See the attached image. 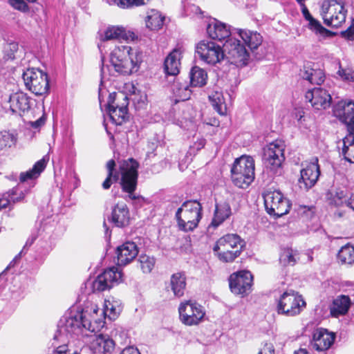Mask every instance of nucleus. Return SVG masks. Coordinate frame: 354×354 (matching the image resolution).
<instances>
[{
    "label": "nucleus",
    "mask_w": 354,
    "mask_h": 354,
    "mask_svg": "<svg viewBox=\"0 0 354 354\" xmlns=\"http://www.w3.org/2000/svg\"><path fill=\"white\" fill-rule=\"evenodd\" d=\"M202 205L194 201H185L175 214L179 230L188 232L196 229L202 218Z\"/></svg>",
    "instance_id": "nucleus-3"
},
{
    "label": "nucleus",
    "mask_w": 354,
    "mask_h": 354,
    "mask_svg": "<svg viewBox=\"0 0 354 354\" xmlns=\"http://www.w3.org/2000/svg\"><path fill=\"white\" fill-rule=\"evenodd\" d=\"M44 119L43 118H40L36 121L30 122V125L32 128L37 129L41 127L44 124Z\"/></svg>",
    "instance_id": "nucleus-60"
},
{
    "label": "nucleus",
    "mask_w": 354,
    "mask_h": 354,
    "mask_svg": "<svg viewBox=\"0 0 354 354\" xmlns=\"http://www.w3.org/2000/svg\"><path fill=\"white\" fill-rule=\"evenodd\" d=\"M67 347L68 346L66 344L59 346L53 351V354H66V353L68 351Z\"/></svg>",
    "instance_id": "nucleus-59"
},
{
    "label": "nucleus",
    "mask_w": 354,
    "mask_h": 354,
    "mask_svg": "<svg viewBox=\"0 0 354 354\" xmlns=\"http://www.w3.org/2000/svg\"><path fill=\"white\" fill-rule=\"evenodd\" d=\"M306 100L316 110L326 109L332 102L330 93L321 87L309 89L305 94Z\"/></svg>",
    "instance_id": "nucleus-18"
},
{
    "label": "nucleus",
    "mask_w": 354,
    "mask_h": 354,
    "mask_svg": "<svg viewBox=\"0 0 354 354\" xmlns=\"http://www.w3.org/2000/svg\"><path fill=\"white\" fill-rule=\"evenodd\" d=\"M46 166L45 158H42L33 165L32 168L26 172H21L19 176V183L12 189L6 193V196L11 198L13 204L23 201L26 194L28 192L29 189L26 186V183L31 181L30 183L34 186L32 181L35 180L40 174L44 170Z\"/></svg>",
    "instance_id": "nucleus-6"
},
{
    "label": "nucleus",
    "mask_w": 354,
    "mask_h": 354,
    "mask_svg": "<svg viewBox=\"0 0 354 354\" xmlns=\"http://www.w3.org/2000/svg\"><path fill=\"white\" fill-rule=\"evenodd\" d=\"M10 109L13 113L28 111L31 107V99L23 92H17L10 96Z\"/></svg>",
    "instance_id": "nucleus-28"
},
{
    "label": "nucleus",
    "mask_w": 354,
    "mask_h": 354,
    "mask_svg": "<svg viewBox=\"0 0 354 354\" xmlns=\"http://www.w3.org/2000/svg\"><path fill=\"white\" fill-rule=\"evenodd\" d=\"M184 52V47L178 44L167 55L164 63V69L167 75L175 76L179 73L180 61Z\"/></svg>",
    "instance_id": "nucleus-22"
},
{
    "label": "nucleus",
    "mask_w": 354,
    "mask_h": 354,
    "mask_svg": "<svg viewBox=\"0 0 354 354\" xmlns=\"http://www.w3.org/2000/svg\"><path fill=\"white\" fill-rule=\"evenodd\" d=\"M236 30L244 44L247 45L251 51L257 49L263 41L262 36L257 31L245 29H236Z\"/></svg>",
    "instance_id": "nucleus-30"
},
{
    "label": "nucleus",
    "mask_w": 354,
    "mask_h": 354,
    "mask_svg": "<svg viewBox=\"0 0 354 354\" xmlns=\"http://www.w3.org/2000/svg\"><path fill=\"white\" fill-rule=\"evenodd\" d=\"M12 205L14 204L12 202H11V198L10 197L6 196V193L0 196V210L8 207H11Z\"/></svg>",
    "instance_id": "nucleus-55"
},
{
    "label": "nucleus",
    "mask_w": 354,
    "mask_h": 354,
    "mask_svg": "<svg viewBox=\"0 0 354 354\" xmlns=\"http://www.w3.org/2000/svg\"><path fill=\"white\" fill-rule=\"evenodd\" d=\"M346 207L351 208L354 210V198H349L348 197V201L346 203Z\"/></svg>",
    "instance_id": "nucleus-62"
},
{
    "label": "nucleus",
    "mask_w": 354,
    "mask_h": 354,
    "mask_svg": "<svg viewBox=\"0 0 354 354\" xmlns=\"http://www.w3.org/2000/svg\"><path fill=\"white\" fill-rule=\"evenodd\" d=\"M172 90L179 100H187L191 96L192 91L186 84H182L178 82H174L172 86Z\"/></svg>",
    "instance_id": "nucleus-43"
},
{
    "label": "nucleus",
    "mask_w": 354,
    "mask_h": 354,
    "mask_svg": "<svg viewBox=\"0 0 354 354\" xmlns=\"http://www.w3.org/2000/svg\"><path fill=\"white\" fill-rule=\"evenodd\" d=\"M263 197L266 211L270 216L279 218L289 212L290 201L281 192L268 190Z\"/></svg>",
    "instance_id": "nucleus-9"
},
{
    "label": "nucleus",
    "mask_w": 354,
    "mask_h": 354,
    "mask_svg": "<svg viewBox=\"0 0 354 354\" xmlns=\"http://www.w3.org/2000/svg\"><path fill=\"white\" fill-rule=\"evenodd\" d=\"M342 154L346 161L354 163V133H348L343 139Z\"/></svg>",
    "instance_id": "nucleus-37"
},
{
    "label": "nucleus",
    "mask_w": 354,
    "mask_h": 354,
    "mask_svg": "<svg viewBox=\"0 0 354 354\" xmlns=\"http://www.w3.org/2000/svg\"><path fill=\"white\" fill-rule=\"evenodd\" d=\"M335 336L324 328L316 330L313 335L310 346L317 351L328 350L333 344Z\"/></svg>",
    "instance_id": "nucleus-23"
},
{
    "label": "nucleus",
    "mask_w": 354,
    "mask_h": 354,
    "mask_svg": "<svg viewBox=\"0 0 354 354\" xmlns=\"http://www.w3.org/2000/svg\"><path fill=\"white\" fill-rule=\"evenodd\" d=\"M120 354H140L138 349L133 346H127L122 349Z\"/></svg>",
    "instance_id": "nucleus-57"
},
{
    "label": "nucleus",
    "mask_w": 354,
    "mask_h": 354,
    "mask_svg": "<svg viewBox=\"0 0 354 354\" xmlns=\"http://www.w3.org/2000/svg\"><path fill=\"white\" fill-rule=\"evenodd\" d=\"M131 93L133 95V101L138 103L144 104L147 100V95L141 92L140 89H138L135 85L131 86V88L129 90Z\"/></svg>",
    "instance_id": "nucleus-50"
},
{
    "label": "nucleus",
    "mask_w": 354,
    "mask_h": 354,
    "mask_svg": "<svg viewBox=\"0 0 354 354\" xmlns=\"http://www.w3.org/2000/svg\"><path fill=\"white\" fill-rule=\"evenodd\" d=\"M82 328L93 331L94 328L87 315L83 312L70 313L64 315L58 323V332L67 335H78Z\"/></svg>",
    "instance_id": "nucleus-8"
},
{
    "label": "nucleus",
    "mask_w": 354,
    "mask_h": 354,
    "mask_svg": "<svg viewBox=\"0 0 354 354\" xmlns=\"http://www.w3.org/2000/svg\"><path fill=\"white\" fill-rule=\"evenodd\" d=\"M322 10L324 23L328 26L338 28L346 21L347 10L337 0L324 2Z\"/></svg>",
    "instance_id": "nucleus-12"
},
{
    "label": "nucleus",
    "mask_w": 354,
    "mask_h": 354,
    "mask_svg": "<svg viewBox=\"0 0 354 354\" xmlns=\"http://www.w3.org/2000/svg\"><path fill=\"white\" fill-rule=\"evenodd\" d=\"M136 33L131 30H127L122 26H109L100 35V41H106L110 40H125V41H134L137 39Z\"/></svg>",
    "instance_id": "nucleus-20"
},
{
    "label": "nucleus",
    "mask_w": 354,
    "mask_h": 354,
    "mask_svg": "<svg viewBox=\"0 0 354 354\" xmlns=\"http://www.w3.org/2000/svg\"><path fill=\"white\" fill-rule=\"evenodd\" d=\"M333 114L346 125L348 133H354V101L338 102L333 107Z\"/></svg>",
    "instance_id": "nucleus-16"
},
{
    "label": "nucleus",
    "mask_w": 354,
    "mask_h": 354,
    "mask_svg": "<svg viewBox=\"0 0 354 354\" xmlns=\"http://www.w3.org/2000/svg\"><path fill=\"white\" fill-rule=\"evenodd\" d=\"M232 214V209L227 202H223L216 204L214 218L211 225L214 227H218Z\"/></svg>",
    "instance_id": "nucleus-32"
},
{
    "label": "nucleus",
    "mask_w": 354,
    "mask_h": 354,
    "mask_svg": "<svg viewBox=\"0 0 354 354\" xmlns=\"http://www.w3.org/2000/svg\"><path fill=\"white\" fill-rule=\"evenodd\" d=\"M150 0H106L109 5H116L121 8H129L147 4Z\"/></svg>",
    "instance_id": "nucleus-42"
},
{
    "label": "nucleus",
    "mask_w": 354,
    "mask_h": 354,
    "mask_svg": "<svg viewBox=\"0 0 354 354\" xmlns=\"http://www.w3.org/2000/svg\"><path fill=\"white\" fill-rule=\"evenodd\" d=\"M315 207L313 205H300L298 207L297 211L299 215H301L306 218H311L315 214Z\"/></svg>",
    "instance_id": "nucleus-51"
},
{
    "label": "nucleus",
    "mask_w": 354,
    "mask_h": 354,
    "mask_svg": "<svg viewBox=\"0 0 354 354\" xmlns=\"http://www.w3.org/2000/svg\"><path fill=\"white\" fill-rule=\"evenodd\" d=\"M209 100L214 110L221 115L227 113V105L221 92L215 91L209 96Z\"/></svg>",
    "instance_id": "nucleus-38"
},
{
    "label": "nucleus",
    "mask_w": 354,
    "mask_h": 354,
    "mask_svg": "<svg viewBox=\"0 0 354 354\" xmlns=\"http://www.w3.org/2000/svg\"><path fill=\"white\" fill-rule=\"evenodd\" d=\"M284 160V145L281 141L276 140L263 148V161L271 171L279 169Z\"/></svg>",
    "instance_id": "nucleus-13"
},
{
    "label": "nucleus",
    "mask_w": 354,
    "mask_h": 354,
    "mask_svg": "<svg viewBox=\"0 0 354 354\" xmlns=\"http://www.w3.org/2000/svg\"><path fill=\"white\" fill-rule=\"evenodd\" d=\"M276 311L279 315L295 317L301 313L306 307L302 296L292 290L283 292L275 299Z\"/></svg>",
    "instance_id": "nucleus-7"
},
{
    "label": "nucleus",
    "mask_w": 354,
    "mask_h": 354,
    "mask_svg": "<svg viewBox=\"0 0 354 354\" xmlns=\"http://www.w3.org/2000/svg\"><path fill=\"white\" fill-rule=\"evenodd\" d=\"M196 52L201 60L212 65L220 62L225 57L224 48L213 41H201L197 44Z\"/></svg>",
    "instance_id": "nucleus-15"
},
{
    "label": "nucleus",
    "mask_w": 354,
    "mask_h": 354,
    "mask_svg": "<svg viewBox=\"0 0 354 354\" xmlns=\"http://www.w3.org/2000/svg\"><path fill=\"white\" fill-rule=\"evenodd\" d=\"M8 3L15 10L23 12L29 11V7L24 0H8Z\"/></svg>",
    "instance_id": "nucleus-52"
},
{
    "label": "nucleus",
    "mask_w": 354,
    "mask_h": 354,
    "mask_svg": "<svg viewBox=\"0 0 354 354\" xmlns=\"http://www.w3.org/2000/svg\"><path fill=\"white\" fill-rule=\"evenodd\" d=\"M308 21V28L316 35H319L323 38H330L335 35V32L325 28L321 23L314 17H312Z\"/></svg>",
    "instance_id": "nucleus-39"
},
{
    "label": "nucleus",
    "mask_w": 354,
    "mask_h": 354,
    "mask_svg": "<svg viewBox=\"0 0 354 354\" xmlns=\"http://www.w3.org/2000/svg\"><path fill=\"white\" fill-rule=\"evenodd\" d=\"M320 175L319 166L317 158L313 159V161L306 165L301 170V178L299 183H304V188L308 189L313 187L317 183Z\"/></svg>",
    "instance_id": "nucleus-21"
},
{
    "label": "nucleus",
    "mask_w": 354,
    "mask_h": 354,
    "mask_svg": "<svg viewBox=\"0 0 354 354\" xmlns=\"http://www.w3.org/2000/svg\"><path fill=\"white\" fill-rule=\"evenodd\" d=\"M165 19V17L160 11L151 9L147 12L146 26L151 30H158L162 28Z\"/></svg>",
    "instance_id": "nucleus-34"
},
{
    "label": "nucleus",
    "mask_w": 354,
    "mask_h": 354,
    "mask_svg": "<svg viewBox=\"0 0 354 354\" xmlns=\"http://www.w3.org/2000/svg\"><path fill=\"white\" fill-rule=\"evenodd\" d=\"M118 266H126L138 254V248L134 242L127 241L118 246L116 250Z\"/></svg>",
    "instance_id": "nucleus-25"
},
{
    "label": "nucleus",
    "mask_w": 354,
    "mask_h": 354,
    "mask_svg": "<svg viewBox=\"0 0 354 354\" xmlns=\"http://www.w3.org/2000/svg\"><path fill=\"white\" fill-rule=\"evenodd\" d=\"M343 35L349 40L354 39V22L346 31L343 32Z\"/></svg>",
    "instance_id": "nucleus-56"
},
{
    "label": "nucleus",
    "mask_w": 354,
    "mask_h": 354,
    "mask_svg": "<svg viewBox=\"0 0 354 354\" xmlns=\"http://www.w3.org/2000/svg\"><path fill=\"white\" fill-rule=\"evenodd\" d=\"M301 77L312 84L320 85L324 82L325 75L322 70L313 69L309 66H304L300 72Z\"/></svg>",
    "instance_id": "nucleus-33"
},
{
    "label": "nucleus",
    "mask_w": 354,
    "mask_h": 354,
    "mask_svg": "<svg viewBox=\"0 0 354 354\" xmlns=\"http://www.w3.org/2000/svg\"><path fill=\"white\" fill-rule=\"evenodd\" d=\"M301 7V12L303 14V16L304 17V19L306 20V21H308L309 19H310L312 17H313L311 14L310 13L308 9L307 8V7L306 6V5H302Z\"/></svg>",
    "instance_id": "nucleus-58"
},
{
    "label": "nucleus",
    "mask_w": 354,
    "mask_h": 354,
    "mask_svg": "<svg viewBox=\"0 0 354 354\" xmlns=\"http://www.w3.org/2000/svg\"><path fill=\"white\" fill-rule=\"evenodd\" d=\"M245 241L235 234H227L221 237L215 243L213 251L223 263L234 261L241 254Z\"/></svg>",
    "instance_id": "nucleus-4"
},
{
    "label": "nucleus",
    "mask_w": 354,
    "mask_h": 354,
    "mask_svg": "<svg viewBox=\"0 0 354 354\" xmlns=\"http://www.w3.org/2000/svg\"><path fill=\"white\" fill-rule=\"evenodd\" d=\"M122 93H116L115 92L110 93L108 99L107 108L113 107L114 106H116V104H118V103L115 102V101L120 100H122V98L120 97V94Z\"/></svg>",
    "instance_id": "nucleus-54"
},
{
    "label": "nucleus",
    "mask_w": 354,
    "mask_h": 354,
    "mask_svg": "<svg viewBox=\"0 0 354 354\" xmlns=\"http://www.w3.org/2000/svg\"><path fill=\"white\" fill-rule=\"evenodd\" d=\"M170 286L174 295L180 297L184 295L186 287V277L183 273L178 272L171 275Z\"/></svg>",
    "instance_id": "nucleus-35"
},
{
    "label": "nucleus",
    "mask_w": 354,
    "mask_h": 354,
    "mask_svg": "<svg viewBox=\"0 0 354 354\" xmlns=\"http://www.w3.org/2000/svg\"><path fill=\"white\" fill-rule=\"evenodd\" d=\"M108 221L118 227L127 226L130 221V214L127 205L124 203L115 204L112 208L111 216L108 217Z\"/></svg>",
    "instance_id": "nucleus-24"
},
{
    "label": "nucleus",
    "mask_w": 354,
    "mask_h": 354,
    "mask_svg": "<svg viewBox=\"0 0 354 354\" xmlns=\"http://www.w3.org/2000/svg\"><path fill=\"white\" fill-rule=\"evenodd\" d=\"M350 306L351 299L348 296L344 295H338L333 300L330 308V315L335 317L344 315L348 311Z\"/></svg>",
    "instance_id": "nucleus-31"
},
{
    "label": "nucleus",
    "mask_w": 354,
    "mask_h": 354,
    "mask_svg": "<svg viewBox=\"0 0 354 354\" xmlns=\"http://www.w3.org/2000/svg\"><path fill=\"white\" fill-rule=\"evenodd\" d=\"M26 88L36 95H44L49 91V80L47 73L39 69H28L23 73Z\"/></svg>",
    "instance_id": "nucleus-11"
},
{
    "label": "nucleus",
    "mask_w": 354,
    "mask_h": 354,
    "mask_svg": "<svg viewBox=\"0 0 354 354\" xmlns=\"http://www.w3.org/2000/svg\"><path fill=\"white\" fill-rule=\"evenodd\" d=\"M17 138L9 131L0 132V149L10 148L15 145Z\"/></svg>",
    "instance_id": "nucleus-45"
},
{
    "label": "nucleus",
    "mask_w": 354,
    "mask_h": 354,
    "mask_svg": "<svg viewBox=\"0 0 354 354\" xmlns=\"http://www.w3.org/2000/svg\"><path fill=\"white\" fill-rule=\"evenodd\" d=\"M348 195L346 192L337 189L334 194H332L329 203L335 207L346 206Z\"/></svg>",
    "instance_id": "nucleus-44"
},
{
    "label": "nucleus",
    "mask_w": 354,
    "mask_h": 354,
    "mask_svg": "<svg viewBox=\"0 0 354 354\" xmlns=\"http://www.w3.org/2000/svg\"><path fill=\"white\" fill-rule=\"evenodd\" d=\"M259 354H275L274 345L270 342H265L259 350Z\"/></svg>",
    "instance_id": "nucleus-53"
},
{
    "label": "nucleus",
    "mask_w": 354,
    "mask_h": 354,
    "mask_svg": "<svg viewBox=\"0 0 354 354\" xmlns=\"http://www.w3.org/2000/svg\"><path fill=\"white\" fill-rule=\"evenodd\" d=\"M178 312L181 322L187 326L198 324L205 315L203 306L192 301L181 303Z\"/></svg>",
    "instance_id": "nucleus-14"
},
{
    "label": "nucleus",
    "mask_w": 354,
    "mask_h": 354,
    "mask_svg": "<svg viewBox=\"0 0 354 354\" xmlns=\"http://www.w3.org/2000/svg\"><path fill=\"white\" fill-rule=\"evenodd\" d=\"M35 238V237H31L30 239H28L25 244V245L24 246V248H23V250H24V249L26 248H28V247H30L34 242Z\"/></svg>",
    "instance_id": "nucleus-63"
},
{
    "label": "nucleus",
    "mask_w": 354,
    "mask_h": 354,
    "mask_svg": "<svg viewBox=\"0 0 354 354\" xmlns=\"http://www.w3.org/2000/svg\"><path fill=\"white\" fill-rule=\"evenodd\" d=\"M279 261L281 263L286 266L288 265H294L296 260L294 257L292 250L287 249L284 250L280 255Z\"/></svg>",
    "instance_id": "nucleus-48"
},
{
    "label": "nucleus",
    "mask_w": 354,
    "mask_h": 354,
    "mask_svg": "<svg viewBox=\"0 0 354 354\" xmlns=\"http://www.w3.org/2000/svg\"><path fill=\"white\" fill-rule=\"evenodd\" d=\"M207 32L210 38L222 41L231 35L230 26L214 19L207 27Z\"/></svg>",
    "instance_id": "nucleus-29"
},
{
    "label": "nucleus",
    "mask_w": 354,
    "mask_h": 354,
    "mask_svg": "<svg viewBox=\"0 0 354 354\" xmlns=\"http://www.w3.org/2000/svg\"><path fill=\"white\" fill-rule=\"evenodd\" d=\"M337 258L342 263H354V246L346 244L339 250Z\"/></svg>",
    "instance_id": "nucleus-40"
},
{
    "label": "nucleus",
    "mask_w": 354,
    "mask_h": 354,
    "mask_svg": "<svg viewBox=\"0 0 354 354\" xmlns=\"http://www.w3.org/2000/svg\"><path fill=\"white\" fill-rule=\"evenodd\" d=\"M115 342L107 335H99L91 343L90 349L94 354H111L115 348Z\"/></svg>",
    "instance_id": "nucleus-27"
},
{
    "label": "nucleus",
    "mask_w": 354,
    "mask_h": 354,
    "mask_svg": "<svg viewBox=\"0 0 354 354\" xmlns=\"http://www.w3.org/2000/svg\"><path fill=\"white\" fill-rule=\"evenodd\" d=\"M254 160L250 156L243 155L236 158L231 168V178L238 187L245 189L254 180Z\"/></svg>",
    "instance_id": "nucleus-5"
},
{
    "label": "nucleus",
    "mask_w": 354,
    "mask_h": 354,
    "mask_svg": "<svg viewBox=\"0 0 354 354\" xmlns=\"http://www.w3.org/2000/svg\"><path fill=\"white\" fill-rule=\"evenodd\" d=\"M189 78L192 86L203 87L207 84V73L203 68L195 66L190 70Z\"/></svg>",
    "instance_id": "nucleus-36"
},
{
    "label": "nucleus",
    "mask_w": 354,
    "mask_h": 354,
    "mask_svg": "<svg viewBox=\"0 0 354 354\" xmlns=\"http://www.w3.org/2000/svg\"><path fill=\"white\" fill-rule=\"evenodd\" d=\"M294 354H308V351L306 349L300 348L295 351Z\"/></svg>",
    "instance_id": "nucleus-64"
},
{
    "label": "nucleus",
    "mask_w": 354,
    "mask_h": 354,
    "mask_svg": "<svg viewBox=\"0 0 354 354\" xmlns=\"http://www.w3.org/2000/svg\"><path fill=\"white\" fill-rule=\"evenodd\" d=\"M337 74L343 80L354 82V70L351 68H342L339 62Z\"/></svg>",
    "instance_id": "nucleus-49"
},
{
    "label": "nucleus",
    "mask_w": 354,
    "mask_h": 354,
    "mask_svg": "<svg viewBox=\"0 0 354 354\" xmlns=\"http://www.w3.org/2000/svg\"><path fill=\"white\" fill-rule=\"evenodd\" d=\"M120 97L122 100L121 104L106 109L111 121L116 125H121L125 121L128 111V97L124 93L120 94Z\"/></svg>",
    "instance_id": "nucleus-26"
},
{
    "label": "nucleus",
    "mask_w": 354,
    "mask_h": 354,
    "mask_svg": "<svg viewBox=\"0 0 354 354\" xmlns=\"http://www.w3.org/2000/svg\"><path fill=\"white\" fill-rule=\"evenodd\" d=\"M253 276L247 270H242L232 274L229 278L231 291L236 295H247L250 292Z\"/></svg>",
    "instance_id": "nucleus-17"
},
{
    "label": "nucleus",
    "mask_w": 354,
    "mask_h": 354,
    "mask_svg": "<svg viewBox=\"0 0 354 354\" xmlns=\"http://www.w3.org/2000/svg\"><path fill=\"white\" fill-rule=\"evenodd\" d=\"M205 145V140L201 139L197 142L194 143V148H196L197 150H199L204 147Z\"/></svg>",
    "instance_id": "nucleus-61"
},
{
    "label": "nucleus",
    "mask_w": 354,
    "mask_h": 354,
    "mask_svg": "<svg viewBox=\"0 0 354 354\" xmlns=\"http://www.w3.org/2000/svg\"><path fill=\"white\" fill-rule=\"evenodd\" d=\"M225 57L228 61L238 67L248 65L250 52L241 41L236 38H229L223 45Z\"/></svg>",
    "instance_id": "nucleus-10"
},
{
    "label": "nucleus",
    "mask_w": 354,
    "mask_h": 354,
    "mask_svg": "<svg viewBox=\"0 0 354 354\" xmlns=\"http://www.w3.org/2000/svg\"><path fill=\"white\" fill-rule=\"evenodd\" d=\"M138 162L133 158L123 161L119 167V171L115 169V162L109 160L106 163L107 176L102 183V188L109 189L113 182L120 180V184L122 192L128 194L127 198L133 201L141 202L144 198L140 195H136L134 192L137 188L138 178Z\"/></svg>",
    "instance_id": "nucleus-1"
},
{
    "label": "nucleus",
    "mask_w": 354,
    "mask_h": 354,
    "mask_svg": "<svg viewBox=\"0 0 354 354\" xmlns=\"http://www.w3.org/2000/svg\"><path fill=\"white\" fill-rule=\"evenodd\" d=\"M121 311V307L118 301H111L105 300L104 306V313L105 316L110 319L114 320L119 315Z\"/></svg>",
    "instance_id": "nucleus-41"
},
{
    "label": "nucleus",
    "mask_w": 354,
    "mask_h": 354,
    "mask_svg": "<svg viewBox=\"0 0 354 354\" xmlns=\"http://www.w3.org/2000/svg\"><path fill=\"white\" fill-rule=\"evenodd\" d=\"M110 62L117 73L130 75L138 71L141 58L138 53L130 46H121L113 50Z\"/></svg>",
    "instance_id": "nucleus-2"
},
{
    "label": "nucleus",
    "mask_w": 354,
    "mask_h": 354,
    "mask_svg": "<svg viewBox=\"0 0 354 354\" xmlns=\"http://www.w3.org/2000/svg\"><path fill=\"white\" fill-rule=\"evenodd\" d=\"M122 280V274L116 268H111L105 270L99 274L93 282L92 287L94 292H102L112 288L114 283Z\"/></svg>",
    "instance_id": "nucleus-19"
},
{
    "label": "nucleus",
    "mask_w": 354,
    "mask_h": 354,
    "mask_svg": "<svg viewBox=\"0 0 354 354\" xmlns=\"http://www.w3.org/2000/svg\"><path fill=\"white\" fill-rule=\"evenodd\" d=\"M140 268L144 273H150L154 268L156 259L153 257L142 254L139 257Z\"/></svg>",
    "instance_id": "nucleus-46"
},
{
    "label": "nucleus",
    "mask_w": 354,
    "mask_h": 354,
    "mask_svg": "<svg viewBox=\"0 0 354 354\" xmlns=\"http://www.w3.org/2000/svg\"><path fill=\"white\" fill-rule=\"evenodd\" d=\"M18 50V44L15 41H7L3 47L5 57L8 59H15V53Z\"/></svg>",
    "instance_id": "nucleus-47"
}]
</instances>
